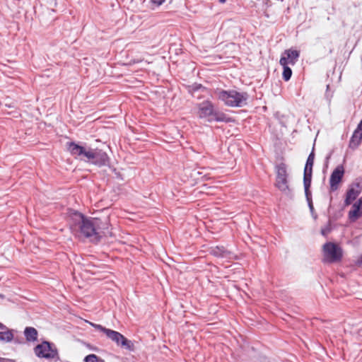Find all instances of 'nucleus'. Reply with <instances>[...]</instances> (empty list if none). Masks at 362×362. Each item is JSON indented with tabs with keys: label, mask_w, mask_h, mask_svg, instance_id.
I'll return each mask as SVG.
<instances>
[{
	"label": "nucleus",
	"mask_w": 362,
	"mask_h": 362,
	"mask_svg": "<svg viewBox=\"0 0 362 362\" xmlns=\"http://www.w3.org/2000/svg\"><path fill=\"white\" fill-rule=\"evenodd\" d=\"M214 93L217 99L226 106L230 107H242L247 104L249 95L247 92H239L235 90H223L216 88Z\"/></svg>",
	"instance_id": "nucleus-1"
},
{
	"label": "nucleus",
	"mask_w": 362,
	"mask_h": 362,
	"mask_svg": "<svg viewBox=\"0 0 362 362\" xmlns=\"http://www.w3.org/2000/svg\"><path fill=\"white\" fill-rule=\"evenodd\" d=\"M197 116L200 119H205L209 122H217L229 123L232 118L226 114L215 109L213 103L209 100L197 105Z\"/></svg>",
	"instance_id": "nucleus-2"
},
{
	"label": "nucleus",
	"mask_w": 362,
	"mask_h": 362,
	"mask_svg": "<svg viewBox=\"0 0 362 362\" xmlns=\"http://www.w3.org/2000/svg\"><path fill=\"white\" fill-rule=\"evenodd\" d=\"M74 217L81 234L84 237L89 238L93 243H99V233L96 232L97 229L95 228L98 225L94 222L95 218L86 217L79 212H75Z\"/></svg>",
	"instance_id": "nucleus-3"
},
{
	"label": "nucleus",
	"mask_w": 362,
	"mask_h": 362,
	"mask_svg": "<svg viewBox=\"0 0 362 362\" xmlns=\"http://www.w3.org/2000/svg\"><path fill=\"white\" fill-rule=\"evenodd\" d=\"M90 325L105 334L107 337L114 341L117 346L132 351L134 350V345L133 342L131 340L127 339L121 333L93 322H90Z\"/></svg>",
	"instance_id": "nucleus-4"
},
{
	"label": "nucleus",
	"mask_w": 362,
	"mask_h": 362,
	"mask_svg": "<svg viewBox=\"0 0 362 362\" xmlns=\"http://www.w3.org/2000/svg\"><path fill=\"white\" fill-rule=\"evenodd\" d=\"M276 187L285 195L292 199L293 194L292 189L289 187L288 182L287 168L285 163H280L276 167Z\"/></svg>",
	"instance_id": "nucleus-5"
},
{
	"label": "nucleus",
	"mask_w": 362,
	"mask_h": 362,
	"mask_svg": "<svg viewBox=\"0 0 362 362\" xmlns=\"http://www.w3.org/2000/svg\"><path fill=\"white\" fill-rule=\"evenodd\" d=\"M34 352L36 356L40 358H46L47 360L59 361V353L57 347L54 344L43 341L41 344H37L34 348Z\"/></svg>",
	"instance_id": "nucleus-6"
},
{
	"label": "nucleus",
	"mask_w": 362,
	"mask_h": 362,
	"mask_svg": "<svg viewBox=\"0 0 362 362\" xmlns=\"http://www.w3.org/2000/svg\"><path fill=\"white\" fill-rule=\"evenodd\" d=\"M84 162L100 168L109 165L110 158L107 153L102 149L88 147V151Z\"/></svg>",
	"instance_id": "nucleus-7"
},
{
	"label": "nucleus",
	"mask_w": 362,
	"mask_h": 362,
	"mask_svg": "<svg viewBox=\"0 0 362 362\" xmlns=\"http://www.w3.org/2000/svg\"><path fill=\"white\" fill-rule=\"evenodd\" d=\"M324 262L334 263L340 262L343 257V251L337 244L328 242L323 245Z\"/></svg>",
	"instance_id": "nucleus-8"
},
{
	"label": "nucleus",
	"mask_w": 362,
	"mask_h": 362,
	"mask_svg": "<svg viewBox=\"0 0 362 362\" xmlns=\"http://www.w3.org/2000/svg\"><path fill=\"white\" fill-rule=\"evenodd\" d=\"M66 148L68 151L74 158L85 161V159L88 151V147L86 148L85 146L76 144L74 141H70L66 143Z\"/></svg>",
	"instance_id": "nucleus-9"
},
{
	"label": "nucleus",
	"mask_w": 362,
	"mask_h": 362,
	"mask_svg": "<svg viewBox=\"0 0 362 362\" xmlns=\"http://www.w3.org/2000/svg\"><path fill=\"white\" fill-rule=\"evenodd\" d=\"M344 175V168L342 165H338L331 173L329 178V187L332 192L338 189L339 185L341 182Z\"/></svg>",
	"instance_id": "nucleus-10"
},
{
	"label": "nucleus",
	"mask_w": 362,
	"mask_h": 362,
	"mask_svg": "<svg viewBox=\"0 0 362 362\" xmlns=\"http://www.w3.org/2000/svg\"><path fill=\"white\" fill-rule=\"evenodd\" d=\"M362 191V185L359 182H354L351 183L346 193V198L344 200V205H350L361 194Z\"/></svg>",
	"instance_id": "nucleus-11"
},
{
	"label": "nucleus",
	"mask_w": 362,
	"mask_h": 362,
	"mask_svg": "<svg viewBox=\"0 0 362 362\" xmlns=\"http://www.w3.org/2000/svg\"><path fill=\"white\" fill-rule=\"evenodd\" d=\"M95 223H97L98 226H95L97 230L96 232L99 233V242L100 241L103 236L107 235L110 233L109 228L110 223L108 218H105L104 220L100 218H95Z\"/></svg>",
	"instance_id": "nucleus-12"
},
{
	"label": "nucleus",
	"mask_w": 362,
	"mask_h": 362,
	"mask_svg": "<svg viewBox=\"0 0 362 362\" xmlns=\"http://www.w3.org/2000/svg\"><path fill=\"white\" fill-rule=\"evenodd\" d=\"M300 57V52L298 50L296 49H286L283 54H281V58H284L286 59V65L288 66V64L294 65L298 58Z\"/></svg>",
	"instance_id": "nucleus-13"
},
{
	"label": "nucleus",
	"mask_w": 362,
	"mask_h": 362,
	"mask_svg": "<svg viewBox=\"0 0 362 362\" xmlns=\"http://www.w3.org/2000/svg\"><path fill=\"white\" fill-rule=\"evenodd\" d=\"M353 209L349 211L348 216L351 222H355L362 216V206L355 202L352 206Z\"/></svg>",
	"instance_id": "nucleus-14"
},
{
	"label": "nucleus",
	"mask_w": 362,
	"mask_h": 362,
	"mask_svg": "<svg viewBox=\"0 0 362 362\" xmlns=\"http://www.w3.org/2000/svg\"><path fill=\"white\" fill-rule=\"evenodd\" d=\"M23 334L26 341L28 342H35L37 340L38 332L35 327H26Z\"/></svg>",
	"instance_id": "nucleus-15"
},
{
	"label": "nucleus",
	"mask_w": 362,
	"mask_h": 362,
	"mask_svg": "<svg viewBox=\"0 0 362 362\" xmlns=\"http://www.w3.org/2000/svg\"><path fill=\"white\" fill-rule=\"evenodd\" d=\"M0 341L11 342L13 339V330L9 329L6 325L4 328L0 329Z\"/></svg>",
	"instance_id": "nucleus-16"
},
{
	"label": "nucleus",
	"mask_w": 362,
	"mask_h": 362,
	"mask_svg": "<svg viewBox=\"0 0 362 362\" xmlns=\"http://www.w3.org/2000/svg\"><path fill=\"white\" fill-rule=\"evenodd\" d=\"M286 63L287 62L284 58L280 59L279 64L283 67L282 77L285 81H289L292 76V70L288 65H286Z\"/></svg>",
	"instance_id": "nucleus-17"
},
{
	"label": "nucleus",
	"mask_w": 362,
	"mask_h": 362,
	"mask_svg": "<svg viewBox=\"0 0 362 362\" xmlns=\"http://www.w3.org/2000/svg\"><path fill=\"white\" fill-rule=\"evenodd\" d=\"M210 253L217 257H227L229 252L223 246H216L211 248Z\"/></svg>",
	"instance_id": "nucleus-18"
},
{
	"label": "nucleus",
	"mask_w": 362,
	"mask_h": 362,
	"mask_svg": "<svg viewBox=\"0 0 362 362\" xmlns=\"http://www.w3.org/2000/svg\"><path fill=\"white\" fill-rule=\"evenodd\" d=\"M362 137H361V133L358 131H354L352 136L349 141V147L351 148H356L358 146L361 141Z\"/></svg>",
	"instance_id": "nucleus-19"
},
{
	"label": "nucleus",
	"mask_w": 362,
	"mask_h": 362,
	"mask_svg": "<svg viewBox=\"0 0 362 362\" xmlns=\"http://www.w3.org/2000/svg\"><path fill=\"white\" fill-rule=\"evenodd\" d=\"M314 159H315V153H314V148H313L312 151L310 152V153L309 154V156L307 158L304 170H313Z\"/></svg>",
	"instance_id": "nucleus-20"
},
{
	"label": "nucleus",
	"mask_w": 362,
	"mask_h": 362,
	"mask_svg": "<svg viewBox=\"0 0 362 362\" xmlns=\"http://www.w3.org/2000/svg\"><path fill=\"white\" fill-rule=\"evenodd\" d=\"M206 90V87L203 86L200 83H193L192 85L189 86L188 88V91L192 95H193L194 93H196L199 90L204 91Z\"/></svg>",
	"instance_id": "nucleus-21"
},
{
	"label": "nucleus",
	"mask_w": 362,
	"mask_h": 362,
	"mask_svg": "<svg viewBox=\"0 0 362 362\" xmlns=\"http://www.w3.org/2000/svg\"><path fill=\"white\" fill-rule=\"evenodd\" d=\"M313 170H304L303 185H311Z\"/></svg>",
	"instance_id": "nucleus-22"
},
{
	"label": "nucleus",
	"mask_w": 362,
	"mask_h": 362,
	"mask_svg": "<svg viewBox=\"0 0 362 362\" xmlns=\"http://www.w3.org/2000/svg\"><path fill=\"white\" fill-rule=\"evenodd\" d=\"M85 362H105V361L95 354H89L84 358Z\"/></svg>",
	"instance_id": "nucleus-23"
},
{
	"label": "nucleus",
	"mask_w": 362,
	"mask_h": 362,
	"mask_svg": "<svg viewBox=\"0 0 362 362\" xmlns=\"http://www.w3.org/2000/svg\"><path fill=\"white\" fill-rule=\"evenodd\" d=\"M311 185H304V191H305V195L307 200V202H309L310 201L312 202V194L310 190V187Z\"/></svg>",
	"instance_id": "nucleus-24"
},
{
	"label": "nucleus",
	"mask_w": 362,
	"mask_h": 362,
	"mask_svg": "<svg viewBox=\"0 0 362 362\" xmlns=\"http://www.w3.org/2000/svg\"><path fill=\"white\" fill-rule=\"evenodd\" d=\"M308 207H309V209L310 211L313 218L315 220H316L317 218V215L315 212L313 201L312 202L310 201L309 202H308Z\"/></svg>",
	"instance_id": "nucleus-25"
},
{
	"label": "nucleus",
	"mask_w": 362,
	"mask_h": 362,
	"mask_svg": "<svg viewBox=\"0 0 362 362\" xmlns=\"http://www.w3.org/2000/svg\"><path fill=\"white\" fill-rule=\"evenodd\" d=\"M165 0H150V3L152 6H154L156 7H158L160 5H162Z\"/></svg>",
	"instance_id": "nucleus-26"
},
{
	"label": "nucleus",
	"mask_w": 362,
	"mask_h": 362,
	"mask_svg": "<svg viewBox=\"0 0 362 362\" xmlns=\"http://www.w3.org/2000/svg\"><path fill=\"white\" fill-rule=\"evenodd\" d=\"M356 264L358 267H362V255H361L357 260L356 261Z\"/></svg>",
	"instance_id": "nucleus-27"
},
{
	"label": "nucleus",
	"mask_w": 362,
	"mask_h": 362,
	"mask_svg": "<svg viewBox=\"0 0 362 362\" xmlns=\"http://www.w3.org/2000/svg\"><path fill=\"white\" fill-rule=\"evenodd\" d=\"M356 131H358L361 133V137H362V119L358 124V127H357Z\"/></svg>",
	"instance_id": "nucleus-28"
},
{
	"label": "nucleus",
	"mask_w": 362,
	"mask_h": 362,
	"mask_svg": "<svg viewBox=\"0 0 362 362\" xmlns=\"http://www.w3.org/2000/svg\"><path fill=\"white\" fill-rule=\"evenodd\" d=\"M332 152H330L327 156H326V161L328 162L332 156Z\"/></svg>",
	"instance_id": "nucleus-29"
},
{
	"label": "nucleus",
	"mask_w": 362,
	"mask_h": 362,
	"mask_svg": "<svg viewBox=\"0 0 362 362\" xmlns=\"http://www.w3.org/2000/svg\"><path fill=\"white\" fill-rule=\"evenodd\" d=\"M356 202L362 206V197Z\"/></svg>",
	"instance_id": "nucleus-30"
},
{
	"label": "nucleus",
	"mask_w": 362,
	"mask_h": 362,
	"mask_svg": "<svg viewBox=\"0 0 362 362\" xmlns=\"http://www.w3.org/2000/svg\"><path fill=\"white\" fill-rule=\"evenodd\" d=\"M327 232V231L325 229H322V230H321V233H322L323 235H325Z\"/></svg>",
	"instance_id": "nucleus-31"
},
{
	"label": "nucleus",
	"mask_w": 362,
	"mask_h": 362,
	"mask_svg": "<svg viewBox=\"0 0 362 362\" xmlns=\"http://www.w3.org/2000/svg\"><path fill=\"white\" fill-rule=\"evenodd\" d=\"M4 327H5V325H4L3 323L0 322V329L4 328Z\"/></svg>",
	"instance_id": "nucleus-32"
},
{
	"label": "nucleus",
	"mask_w": 362,
	"mask_h": 362,
	"mask_svg": "<svg viewBox=\"0 0 362 362\" xmlns=\"http://www.w3.org/2000/svg\"><path fill=\"white\" fill-rule=\"evenodd\" d=\"M221 3L223 4L226 2V0H218Z\"/></svg>",
	"instance_id": "nucleus-33"
}]
</instances>
